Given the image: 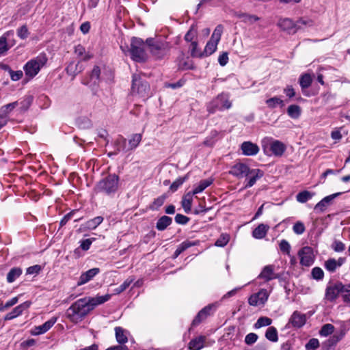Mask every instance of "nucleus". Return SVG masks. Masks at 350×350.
<instances>
[{
    "instance_id": "41",
    "label": "nucleus",
    "mask_w": 350,
    "mask_h": 350,
    "mask_svg": "<svg viewBox=\"0 0 350 350\" xmlns=\"http://www.w3.org/2000/svg\"><path fill=\"white\" fill-rule=\"evenodd\" d=\"M312 81V76L308 73L302 75L299 78V84L302 89L308 88Z\"/></svg>"
},
{
    "instance_id": "16",
    "label": "nucleus",
    "mask_w": 350,
    "mask_h": 350,
    "mask_svg": "<svg viewBox=\"0 0 350 350\" xmlns=\"http://www.w3.org/2000/svg\"><path fill=\"white\" fill-rule=\"evenodd\" d=\"M57 319L56 317H52L44 324L34 327L31 331V334L37 336L46 333L54 325Z\"/></svg>"
},
{
    "instance_id": "29",
    "label": "nucleus",
    "mask_w": 350,
    "mask_h": 350,
    "mask_svg": "<svg viewBox=\"0 0 350 350\" xmlns=\"http://www.w3.org/2000/svg\"><path fill=\"white\" fill-rule=\"evenodd\" d=\"M75 53L82 61H88L93 57V55L90 52H86L85 48L81 44L75 46Z\"/></svg>"
},
{
    "instance_id": "39",
    "label": "nucleus",
    "mask_w": 350,
    "mask_h": 350,
    "mask_svg": "<svg viewBox=\"0 0 350 350\" xmlns=\"http://www.w3.org/2000/svg\"><path fill=\"white\" fill-rule=\"evenodd\" d=\"M301 111L300 107L297 105H291L287 109L288 115L293 119L298 118L301 115Z\"/></svg>"
},
{
    "instance_id": "14",
    "label": "nucleus",
    "mask_w": 350,
    "mask_h": 350,
    "mask_svg": "<svg viewBox=\"0 0 350 350\" xmlns=\"http://www.w3.org/2000/svg\"><path fill=\"white\" fill-rule=\"evenodd\" d=\"M277 26L288 33H295L297 31L296 22L288 18H280L277 23Z\"/></svg>"
},
{
    "instance_id": "36",
    "label": "nucleus",
    "mask_w": 350,
    "mask_h": 350,
    "mask_svg": "<svg viewBox=\"0 0 350 350\" xmlns=\"http://www.w3.org/2000/svg\"><path fill=\"white\" fill-rule=\"evenodd\" d=\"M314 196V193L308 191H303L297 193L296 200L300 203H305Z\"/></svg>"
},
{
    "instance_id": "31",
    "label": "nucleus",
    "mask_w": 350,
    "mask_h": 350,
    "mask_svg": "<svg viewBox=\"0 0 350 350\" xmlns=\"http://www.w3.org/2000/svg\"><path fill=\"white\" fill-rule=\"evenodd\" d=\"M116 338L118 343L124 344L128 341V332L121 327H115Z\"/></svg>"
},
{
    "instance_id": "42",
    "label": "nucleus",
    "mask_w": 350,
    "mask_h": 350,
    "mask_svg": "<svg viewBox=\"0 0 350 350\" xmlns=\"http://www.w3.org/2000/svg\"><path fill=\"white\" fill-rule=\"evenodd\" d=\"M142 139V134L139 133H135L131 136L130 139H129V146L130 150L135 149L140 143Z\"/></svg>"
},
{
    "instance_id": "5",
    "label": "nucleus",
    "mask_w": 350,
    "mask_h": 350,
    "mask_svg": "<svg viewBox=\"0 0 350 350\" xmlns=\"http://www.w3.org/2000/svg\"><path fill=\"white\" fill-rule=\"evenodd\" d=\"M144 48L142 40L135 38L132 39L130 51L134 61L140 62L146 60L147 55Z\"/></svg>"
},
{
    "instance_id": "9",
    "label": "nucleus",
    "mask_w": 350,
    "mask_h": 350,
    "mask_svg": "<svg viewBox=\"0 0 350 350\" xmlns=\"http://www.w3.org/2000/svg\"><path fill=\"white\" fill-rule=\"evenodd\" d=\"M131 90L133 94L145 97L148 96L149 85L146 82H143L139 76L135 75L133 77Z\"/></svg>"
},
{
    "instance_id": "47",
    "label": "nucleus",
    "mask_w": 350,
    "mask_h": 350,
    "mask_svg": "<svg viewBox=\"0 0 350 350\" xmlns=\"http://www.w3.org/2000/svg\"><path fill=\"white\" fill-rule=\"evenodd\" d=\"M314 25L312 20L310 18H301L296 21L297 31L304 27H312Z\"/></svg>"
},
{
    "instance_id": "54",
    "label": "nucleus",
    "mask_w": 350,
    "mask_h": 350,
    "mask_svg": "<svg viewBox=\"0 0 350 350\" xmlns=\"http://www.w3.org/2000/svg\"><path fill=\"white\" fill-rule=\"evenodd\" d=\"M280 250L287 254L288 256H291L290 255V251H291V245L286 240H282L280 243Z\"/></svg>"
},
{
    "instance_id": "55",
    "label": "nucleus",
    "mask_w": 350,
    "mask_h": 350,
    "mask_svg": "<svg viewBox=\"0 0 350 350\" xmlns=\"http://www.w3.org/2000/svg\"><path fill=\"white\" fill-rule=\"evenodd\" d=\"M187 179V176L183 178H179L172 183L170 186V189L172 191H176L178 188L183 184V183Z\"/></svg>"
},
{
    "instance_id": "33",
    "label": "nucleus",
    "mask_w": 350,
    "mask_h": 350,
    "mask_svg": "<svg viewBox=\"0 0 350 350\" xmlns=\"http://www.w3.org/2000/svg\"><path fill=\"white\" fill-rule=\"evenodd\" d=\"M198 244V242L191 241L189 240L183 241L180 243L174 252V258L178 257L182 252L188 249L190 247L195 246Z\"/></svg>"
},
{
    "instance_id": "20",
    "label": "nucleus",
    "mask_w": 350,
    "mask_h": 350,
    "mask_svg": "<svg viewBox=\"0 0 350 350\" xmlns=\"http://www.w3.org/2000/svg\"><path fill=\"white\" fill-rule=\"evenodd\" d=\"M306 322V315L298 311H295L289 319V323H291L292 326L297 328L302 327Z\"/></svg>"
},
{
    "instance_id": "11",
    "label": "nucleus",
    "mask_w": 350,
    "mask_h": 350,
    "mask_svg": "<svg viewBox=\"0 0 350 350\" xmlns=\"http://www.w3.org/2000/svg\"><path fill=\"white\" fill-rule=\"evenodd\" d=\"M269 292L266 289H260L258 293H254L248 299V304L252 306H264L267 302Z\"/></svg>"
},
{
    "instance_id": "12",
    "label": "nucleus",
    "mask_w": 350,
    "mask_h": 350,
    "mask_svg": "<svg viewBox=\"0 0 350 350\" xmlns=\"http://www.w3.org/2000/svg\"><path fill=\"white\" fill-rule=\"evenodd\" d=\"M111 297V295L110 294H106L105 295H96L94 297H86L82 299L85 301L86 306L90 312L97 306L103 304L109 300Z\"/></svg>"
},
{
    "instance_id": "10",
    "label": "nucleus",
    "mask_w": 350,
    "mask_h": 350,
    "mask_svg": "<svg viewBox=\"0 0 350 350\" xmlns=\"http://www.w3.org/2000/svg\"><path fill=\"white\" fill-rule=\"evenodd\" d=\"M297 254L301 266L310 267L314 263L315 256L312 247H304L299 250Z\"/></svg>"
},
{
    "instance_id": "3",
    "label": "nucleus",
    "mask_w": 350,
    "mask_h": 350,
    "mask_svg": "<svg viewBox=\"0 0 350 350\" xmlns=\"http://www.w3.org/2000/svg\"><path fill=\"white\" fill-rule=\"evenodd\" d=\"M48 58L45 53H40L37 57L28 61L23 66L25 75L29 79L36 76L41 68L47 63Z\"/></svg>"
},
{
    "instance_id": "13",
    "label": "nucleus",
    "mask_w": 350,
    "mask_h": 350,
    "mask_svg": "<svg viewBox=\"0 0 350 350\" xmlns=\"http://www.w3.org/2000/svg\"><path fill=\"white\" fill-rule=\"evenodd\" d=\"M250 168L243 163H237L231 167L229 174L238 178L247 177Z\"/></svg>"
},
{
    "instance_id": "18",
    "label": "nucleus",
    "mask_w": 350,
    "mask_h": 350,
    "mask_svg": "<svg viewBox=\"0 0 350 350\" xmlns=\"http://www.w3.org/2000/svg\"><path fill=\"white\" fill-rule=\"evenodd\" d=\"M340 194V192H338L325 197L315 205L314 210L317 212H323L332 203V201Z\"/></svg>"
},
{
    "instance_id": "2",
    "label": "nucleus",
    "mask_w": 350,
    "mask_h": 350,
    "mask_svg": "<svg viewBox=\"0 0 350 350\" xmlns=\"http://www.w3.org/2000/svg\"><path fill=\"white\" fill-rule=\"evenodd\" d=\"M349 287L350 286H345L341 282L330 283L326 287L325 299L334 301L341 295L344 301L348 302L350 300Z\"/></svg>"
},
{
    "instance_id": "35",
    "label": "nucleus",
    "mask_w": 350,
    "mask_h": 350,
    "mask_svg": "<svg viewBox=\"0 0 350 350\" xmlns=\"http://www.w3.org/2000/svg\"><path fill=\"white\" fill-rule=\"evenodd\" d=\"M172 221L171 217L165 215L162 216L159 219L156 227L159 230H163L172 224Z\"/></svg>"
},
{
    "instance_id": "34",
    "label": "nucleus",
    "mask_w": 350,
    "mask_h": 350,
    "mask_svg": "<svg viewBox=\"0 0 350 350\" xmlns=\"http://www.w3.org/2000/svg\"><path fill=\"white\" fill-rule=\"evenodd\" d=\"M213 182L212 178L201 180L198 185L191 191L194 195L202 192L206 188L210 186Z\"/></svg>"
},
{
    "instance_id": "51",
    "label": "nucleus",
    "mask_w": 350,
    "mask_h": 350,
    "mask_svg": "<svg viewBox=\"0 0 350 350\" xmlns=\"http://www.w3.org/2000/svg\"><path fill=\"white\" fill-rule=\"evenodd\" d=\"M230 236L228 234H222L216 241L215 245L218 247H224L229 242Z\"/></svg>"
},
{
    "instance_id": "26",
    "label": "nucleus",
    "mask_w": 350,
    "mask_h": 350,
    "mask_svg": "<svg viewBox=\"0 0 350 350\" xmlns=\"http://www.w3.org/2000/svg\"><path fill=\"white\" fill-rule=\"evenodd\" d=\"M167 49V45L164 43L157 42L150 46L151 52L158 57H162Z\"/></svg>"
},
{
    "instance_id": "64",
    "label": "nucleus",
    "mask_w": 350,
    "mask_h": 350,
    "mask_svg": "<svg viewBox=\"0 0 350 350\" xmlns=\"http://www.w3.org/2000/svg\"><path fill=\"white\" fill-rule=\"evenodd\" d=\"M189 219L181 214H177L175 217V221L179 224H186Z\"/></svg>"
},
{
    "instance_id": "43",
    "label": "nucleus",
    "mask_w": 350,
    "mask_h": 350,
    "mask_svg": "<svg viewBox=\"0 0 350 350\" xmlns=\"http://www.w3.org/2000/svg\"><path fill=\"white\" fill-rule=\"evenodd\" d=\"M33 98L31 96H26L21 101H18V107L21 110V111H27L30 105H31Z\"/></svg>"
},
{
    "instance_id": "17",
    "label": "nucleus",
    "mask_w": 350,
    "mask_h": 350,
    "mask_svg": "<svg viewBox=\"0 0 350 350\" xmlns=\"http://www.w3.org/2000/svg\"><path fill=\"white\" fill-rule=\"evenodd\" d=\"M264 172L260 169H250L248 173V176L246 177L247 183L245 187H252L256 183L257 180L262 178Z\"/></svg>"
},
{
    "instance_id": "27",
    "label": "nucleus",
    "mask_w": 350,
    "mask_h": 350,
    "mask_svg": "<svg viewBox=\"0 0 350 350\" xmlns=\"http://www.w3.org/2000/svg\"><path fill=\"white\" fill-rule=\"evenodd\" d=\"M259 278L265 281H269L276 278L274 273V267L273 265L265 266L259 275Z\"/></svg>"
},
{
    "instance_id": "53",
    "label": "nucleus",
    "mask_w": 350,
    "mask_h": 350,
    "mask_svg": "<svg viewBox=\"0 0 350 350\" xmlns=\"http://www.w3.org/2000/svg\"><path fill=\"white\" fill-rule=\"evenodd\" d=\"M191 55L195 57H201L203 54L200 52L198 48V43L196 41H193L191 44Z\"/></svg>"
},
{
    "instance_id": "8",
    "label": "nucleus",
    "mask_w": 350,
    "mask_h": 350,
    "mask_svg": "<svg viewBox=\"0 0 350 350\" xmlns=\"http://www.w3.org/2000/svg\"><path fill=\"white\" fill-rule=\"evenodd\" d=\"M223 32V27L217 25L215 29L210 40L206 43L204 53L205 55H212L217 49V44L221 39Z\"/></svg>"
},
{
    "instance_id": "44",
    "label": "nucleus",
    "mask_w": 350,
    "mask_h": 350,
    "mask_svg": "<svg viewBox=\"0 0 350 350\" xmlns=\"http://www.w3.org/2000/svg\"><path fill=\"white\" fill-rule=\"evenodd\" d=\"M134 281V278L129 277L120 286L113 290L114 295H118L122 292L124 291Z\"/></svg>"
},
{
    "instance_id": "4",
    "label": "nucleus",
    "mask_w": 350,
    "mask_h": 350,
    "mask_svg": "<svg viewBox=\"0 0 350 350\" xmlns=\"http://www.w3.org/2000/svg\"><path fill=\"white\" fill-rule=\"evenodd\" d=\"M118 180L117 175L110 174L98 183L96 189L99 192H104L107 194L113 193L118 189Z\"/></svg>"
},
{
    "instance_id": "30",
    "label": "nucleus",
    "mask_w": 350,
    "mask_h": 350,
    "mask_svg": "<svg viewBox=\"0 0 350 350\" xmlns=\"http://www.w3.org/2000/svg\"><path fill=\"white\" fill-rule=\"evenodd\" d=\"M193 195L194 194L191 191H189L183 197L181 204L186 213H189L191 210V204Z\"/></svg>"
},
{
    "instance_id": "24",
    "label": "nucleus",
    "mask_w": 350,
    "mask_h": 350,
    "mask_svg": "<svg viewBox=\"0 0 350 350\" xmlns=\"http://www.w3.org/2000/svg\"><path fill=\"white\" fill-rule=\"evenodd\" d=\"M206 338L204 336H199L193 338L189 343V349L190 350H200L206 343Z\"/></svg>"
},
{
    "instance_id": "59",
    "label": "nucleus",
    "mask_w": 350,
    "mask_h": 350,
    "mask_svg": "<svg viewBox=\"0 0 350 350\" xmlns=\"http://www.w3.org/2000/svg\"><path fill=\"white\" fill-rule=\"evenodd\" d=\"M165 197L160 196L154 200L153 203L151 204L150 208L152 209H157L159 207L162 206L165 202Z\"/></svg>"
},
{
    "instance_id": "50",
    "label": "nucleus",
    "mask_w": 350,
    "mask_h": 350,
    "mask_svg": "<svg viewBox=\"0 0 350 350\" xmlns=\"http://www.w3.org/2000/svg\"><path fill=\"white\" fill-rule=\"evenodd\" d=\"M334 330V327L332 324L327 323L324 325L321 329L319 332V334L321 336H327L328 335L332 334Z\"/></svg>"
},
{
    "instance_id": "40",
    "label": "nucleus",
    "mask_w": 350,
    "mask_h": 350,
    "mask_svg": "<svg viewBox=\"0 0 350 350\" xmlns=\"http://www.w3.org/2000/svg\"><path fill=\"white\" fill-rule=\"evenodd\" d=\"M22 273V269L19 267L12 268L7 275V281L9 283L13 282Z\"/></svg>"
},
{
    "instance_id": "45",
    "label": "nucleus",
    "mask_w": 350,
    "mask_h": 350,
    "mask_svg": "<svg viewBox=\"0 0 350 350\" xmlns=\"http://www.w3.org/2000/svg\"><path fill=\"white\" fill-rule=\"evenodd\" d=\"M272 320L267 317H260L254 324L256 329H259L262 327L269 326L271 324Z\"/></svg>"
},
{
    "instance_id": "60",
    "label": "nucleus",
    "mask_w": 350,
    "mask_h": 350,
    "mask_svg": "<svg viewBox=\"0 0 350 350\" xmlns=\"http://www.w3.org/2000/svg\"><path fill=\"white\" fill-rule=\"evenodd\" d=\"M77 66H78L77 64L75 65V68H74V64H70L66 68V71H67L68 74H69L70 75H72V77H75L77 75V74L80 72L81 70V69L78 70Z\"/></svg>"
},
{
    "instance_id": "38",
    "label": "nucleus",
    "mask_w": 350,
    "mask_h": 350,
    "mask_svg": "<svg viewBox=\"0 0 350 350\" xmlns=\"http://www.w3.org/2000/svg\"><path fill=\"white\" fill-rule=\"evenodd\" d=\"M237 16L241 18L244 23L252 24L259 20V18L256 15H251L246 13H238Z\"/></svg>"
},
{
    "instance_id": "37",
    "label": "nucleus",
    "mask_w": 350,
    "mask_h": 350,
    "mask_svg": "<svg viewBox=\"0 0 350 350\" xmlns=\"http://www.w3.org/2000/svg\"><path fill=\"white\" fill-rule=\"evenodd\" d=\"M265 103L267 106L270 109H274L278 106H280L282 107L284 106L283 100L277 96L267 99Z\"/></svg>"
},
{
    "instance_id": "48",
    "label": "nucleus",
    "mask_w": 350,
    "mask_h": 350,
    "mask_svg": "<svg viewBox=\"0 0 350 350\" xmlns=\"http://www.w3.org/2000/svg\"><path fill=\"white\" fill-rule=\"evenodd\" d=\"M266 338L272 341V342H276L278 340V332L276 329L273 327H269L265 334Z\"/></svg>"
},
{
    "instance_id": "28",
    "label": "nucleus",
    "mask_w": 350,
    "mask_h": 350,
    "mask_svg": "<svg viewBox=\"0 0 350 350\" xmlns=\"http://www.w3.org/2000/svg\"><path fill=\"white\" fill-rule=\"evenodd\" d=\"M269 229L268 225L260 224L253 230L252 236L255 239H261L266 236Z\"/></svg>"
},
{
    "instance_id": "19",
    "label": "nucleus",
    "mask_w": 350,
    "mask_h": 350,
    "mask_svg": "<svg viewBox=\"0 0 350 350\" xmlns=\"http://www.w3.org/2000/svg\"><path fill=\"white\" fill-rule=\"evenodd\" d=\"M31 304V301H27L15 307L10 312L5 315V320H12L20 316L25 310H27L30 307Z\"/></svg>"
},
{
    "instance_id": "57",
    "label": "nucleus",
    "mask_w": 350,
    "mask_h": 350,
    "mask_svg": "<svg viewBox=\"0 0 350 350\" xmlns=\"http://www.w3.org/2000/svg\"><path fill=\"white\" fill-rule=\"evenodd\" d=\"M319 346V342L317 338L310 339L306 345V349L307 350H314L318 348Z\"/></svg>"
},
{
    "instance_id": "46",
    "label": "nucleus",
    "mask_w": 350,
    "mask_h": 350,
    "mask_svg": "<svg viewBox=\"0 0 350 350\" xmlns=\"http://www.w3.org/2000/svg\"><path fill=\"white\" fill-rule=\"evenodd\" d=\"M198 35L197 27L194 25H192L189 30L187 31L185 36V39L187 42H193L196 41V38Z\"/></svg>"
},
{
    "instance_id": "56",
    "label": "nucleus",
    "mask_w": 350,
    "mask_h": 350,
    "mask_svg": "<svg viewBox=\"0 0 350 350\" xmlns=\"http://www.w3.org/2000/svg\"><path fill=\"white\" fill-rule=\"evenodd\" d=\"M293 229L295 234H301L305 231V226L302 222L297 221L294 224Z\"/></svg>"
},
{
    "instance_id": "6",
    "label": "nucleus",
    "mask_w": 350,
    "mask_h": 350,
    "mask_svg": "<svg viewBox=\"0 0 350 350\" xmlns=\"http://www.w3.org/2000/svg\"><path fill=\"white\" fill-rule=\"evenodd\" d=\"M262 146L264 149L269 147L273 154L276 157L282 156L286 149V145L283 142L270 137H265L262 140Z\"/></svg>"
},
{
    "instance_id": "63",
    "label": "nucleus",
    "mask_w": 350,
    "mask_h": 350,
    "mask_svg": "<svg viewBox=\"0 0 350 350\" xmlns=\"http://www.w3.org/2000/svg\"><path fill=\"white\" fill-rule=\"evenodd\" d=\"M17 34L21 39H25L29 35L28 29L26 26H22L18 29Z\"/></svg>"
},
{
    "instance_id": "32",
    "label": "nucleus",
    "mask_w": 350,
    "mask_h": 350,
    "mask_svg": "<svg viewBox=\"0 0 350 350\" xmlns=\"http://www.w3.org/2000/svg\"><path fill=\"white\" fill-rule=\"evenodd\" d=\"M13 35V31H8L0 37V55L5 54L8 51L9 46L7 44V38Z\"/></svg>"
},
{
    "instance_id": "25",
    "label": "nucleus",
    "mask_w": 350,
    "mask_h": 350,
    "mask_svg": "<svg viewBox=\"0 0 350 350\" xmlns=\"http://www.w3.org/2000/svg\"><path fill=\"white\" fill-rule=\"evenodd\" d=\"M344 262L345 259L342 258H340L338 260L330 258L325 262V267L327 271L334 272L336 269L342 266Z\"/></svg>"
},
{
    "instance_id": "62",
    "label": "nucleus",
    "mask_w": 350,
    "mask_h": 350,
    "mask_svg": "<svg viewBox=\"0 0 350 350\" xmlns=\"http://www.w3.org/2000/svg\"><path fill=\"white\" fill-rule=\"evenodd\" d=\"M258 339V336L254 333L248 334L245 338V342L247 345L254 344Z\"/></svg>"
},
{
    "instance_id": "22",
    "label": "nucleus",
    "mask_w": 350,
    "mask_h": 350,
    "mask_svg": "<svg viewBox=\"0 0 350 350\" xmlns=\"http://www.w3.org/2000/svg\"><path fill=\"white\" fill-rule=\"evenodd\" d=\"M177 66L180 70H189L193 68L192 61L189 57L185 56L183 53L180 54L177 59Z\"/></svg>"
},
{
    "instance_id": "58",
    "label": "nucleus",
    "mask_w": 350,
    "mask_h": 350,
    "mask_svg": "<svg viewBox=\"0 0 350 350\" xmlns=\"http://www.w3.org/2000/svg\"><path fill=\"white\" fill-rule=\"evenodd\" d=\"M9 74L10 75L11 79L14 81L20 80L23 76V72L22 70L14 71L11 70Z\"/></svg>"
},
{
    "instance_id": "52",
    "label": "nucleus",
    "mask_w": 350,
    "mask_h": 350,
    "mask_svg": "<svg viewBox=\"0 0 350 350\" xmlns=\"http://www.w3.org/2000/svg\"><path fill=\"white\" fill-rule=\"evenodd\" d=\"M311 274L312 278L315 280H322L324 277V273L321 268L320 267H314L312 269Z\"/></svg>"
},
{
    "instance_id": "23",
    "label": "nucleus",
    "mask_w": 350,
    "mask_h": 350,
    "mask_svg": "<svg viewBox=\"0 0 350 350\" xmlns=\"http://www.w3.org/2000/svg\"><path fill=\"white\" fill-rule=\"evenodd\" d=\"M243 154L247 156L256 154L259 151L258 146L250 142H245L241 144Z\"/></svg>"
},
{
    "instance_id": "49",
    "label": "nucleus",
    "mask_w": 350,
    "mask_h": 350,
    "mask_svg": "<svg viewBox=\"0 0 350 350\" xmlns=\"http://www.w3.org/2000/svg\"><path fill=\"white\" fill-rule=\"evenodd\" d=\"M103 221V218L100 216L96 217L87 222V228L89 229H95Z\"/></svg>"
},
{
    "instance_id": "61",
    "label": "nucleus",
    "mask_w": 350,
    "mask_h": 350,
    "mask_svg": "<svg viewBox=\"0 0 350 350\" xmlns=\"http://www.w3.org/2000/svg\"><path fill=\"white\" fill-rule=\"evenodd\" d=\"M100 74V70L99 67L97 66H95L94 67L93 70H92V72L90 75V78L92 80H94V83H96V81L98 79Z\"/></svg>"
},
{
    "instance_id": "1",
    "label": "nucleus",
    "mask_w": 350,
    "mask_h": 350,
    "mask_svg": "<svg viewBox=\"0 0 350 350\" xmlns=\"http://www.w3.org/2000/svg\"><path fill=\"white\" fill-rule=\"evenodd\" d=\"M90 313L89 309L83 299H79L74 302L66 310V316L73 323L82 321Z\"/></svg>"
},
{
    "instance_id": "21",
    "label": "nucleus",
    "mask_w": 350,
    "mask_h": 350,
    "mask_svg": "<svg viewBox=\"0 0 350 350\" xmlns=\"http://www.w3.org/2000/svg\"><path fill=\"white\" fill-rule=\"evenodd\" d=\"M99 272L100 269L98 268H93L83 273L79 278L77 285L81 286L83 284H86L87 282L92 280V278L94 276H96Z\"/></svg>"
},
{
    "instance_id": "15",
    "label": "nucleus",
    "mask_w": 350,
    "mask_h": 350,
    "mask_svg": "<svg viewBox=\"0 0 350 350\" xmlns=\"http://www.w3.org/2000/svg\"><path fill=\"white\" fill-rule=\"evenodd\" d=\"M217 308L216 304H209L207 306L202 308L193 320L192 325H196L200 323L202 321L205 320L209 315H211V312L215 310Z\"/></svg>"
},
{
    "instance_id": "7",
    "label": "nucleus",
    "mask_w": 350,
    "mask_h": 350,
    "mask_svg": "<svg viewBox=\"0 0 350 350\" xmlns=\"http://www.w3.org/2000/svg\"><path fill=\"white\" fill-rule=\"evenodd\" d=\"M232 104L229 100L228 96L226 94H221L218 95L213 99L208 105L207 109L210 113H215L216 111H222L228 109L231 107Z\"/></svg>"
}]
</instances>
